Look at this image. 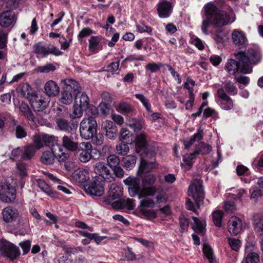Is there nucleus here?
I'll return each instance as SVG.
<instances>
[{"instance_id": "423d86ee", "label": "nucleus", "mask_w": 263, "mask_h": 263, "mask_svg": "<svg viewBox=\"0 0 263 263\" xmlns=\"http://www.w3.org/2000/svg\"><path fill=\"white\" fill-rule=\"evenodd\" d=\"M94 173L107 182H112L116 178L111 173L106 164L104 162H97L93 167Z\"/></svg>"}, {"instance_id": "9d476101", "label": "nucleus", "mask_w": 263, "mask_h": 263, "mask_svg": "<svg viewBox=\"0 0 263 263\" xmlns=\"http://www.w3.org/2000/svg\"><path fill=\"white\" fill-rule=\"evenodd\" d=\"M216 95L221 101V107L226 110L232 109L234 107V103L232 99L229 97L222 88L217 89Z\"/></svg>"}, {"instance_id": "7c9ffc66", "label": "nucleus", "mask_w": 263, "mask_h": 263, "mask_svg": "<svg viewBox=\"0 0 263 263\" xmlns=\"http://www.w3.org/2000/svg\"><path fill=\"white\" fill-rule=\"evenodd\" d=\"M62 82L65 85V89L66 90H69L70 89H71L76 92H79L81 90V87L79 83L73 79H66L62 80Z\"/></svg>"}, {"instance_id": "3c124183", "label": "nucleus", "mask_w": 263, "mask_h": 263, "mask_svg": "<svg viewBox=\"0 0 263 263\" xmlns=\"http://www.w3.org/2000/svg\"><path fill=\"white\" fill-rule=\"evenodd\" d=\"M223 215V212L222 211L216 210L213 213V220L216 227H220L221 226V219Z\"/></svg>"}, {"instance_id": "f3484780", "label": "nucleus", "mask_w": 263, "mask_h": 263, "mask_svg": "<svg viewBox=\"0 0 263 263\" xmlns=\"http://www.w3.org/2000/svg\"><path fill=\"white\" fill-rule=\"evenodd\" d=\"M111 206L115 209H121L126 208L128 210H133L135 206V201L132 199H120L112 201L111 200Z\"/></svg>"}, {"instance_id": "bf43d9fd", "label": "nucleus", "mask_w": 263, "mask_h": 263, "mask_svg": "<svg viewBox=\"0 0 263 263\" xmlns=\"http://www.w3.org/2000/svg\"><path fill=\"white\" fill-rule=\"evenodd\" d=\"M55 66L53 65L52 64L48 63L44 66L38 67L36 70L37 72L42 73H47L50 71H53L55 70Z\"/></svg>"}, {"instance_id": "1a4fd4ad", "label": "nucleus", "mask_w": 263, "mask_h": 263, "mask_svg": "<svg viewBox=\"0 0 263 263\" xmlns=\"http://www.w3.org/2000/svg\"><path fill=\"white\" fill-rule=\"evenodd\" d=\"M1 254L10 260L15 259L20 254L18 248L10 242H5L0 247Z\"/></svg>"}, {"instance_id": "bb28decb", "label": "nucleus", "mask_w": 263, "mask_h": 263, "mask_svg": "<svg viewBox=\"0 0 263 263\" xmlns=\"http://www.w3.org/2000/svg\"><path fill=\"white\" fill-rule=\"evenodd\" d=\"M3 219L7 222L13 221L17 217L18 213L16 210L10 206L5 208L2 212Z\"/></svg>"}, {"instance_id": "f704fd0d", "label": "nucleus", "mask_w": 263, "mask_h": 263, "mask_svg": "<svg viewBox=\"0 0 263 263\" xmlns=\"http://www.w3.org/2000/svg\"><path fill=\"white\" fill-rule=\"evenodd\" d=\"M37 148L32 144H29L24 147L22 157L24 159H30L35 154Z\"/></svg>"}, {"instance_id": "412c9836", "label": "nucleus", "mask_w": 263, "mask_h": 263, "mask_svg": "<svg viewBox=\"0 0 263 263\" xmlns=\"http://www.w3.org/2000/svg\"><path fill=\"white\" fill-rule=\"evenodd\" d=\"M15 21V14L11 11H6L0 14V25L3 27H8Z\"/></svg>"}, {"instance_id": "603ef678", "label": "nucleus", "mask_w": 263, "mask_h": 263, "mask_svg": "<svg viewBox=\"0 0 263 263\" xmlns=\"http://www.w3.org/2000/svg\"><path fill=\"white\" fill-rule=\"evenodd\" d=\"M225 92L233 96L237 93V89L235 84L231 81H228L224 84Z\"/></svg>"}, {"instance_id": "f8f14e48", "label": "nucleus", "mask_w": 263, "mask_h": 263, "mask_svg": "<svg viewBox=\"0 0 263 263\" xmlns=\"http://www.w3.org/2000/svg\"><path fill=\"white\" fill-rule=\"evenodd\" d=\"M56 124L59 130L67 133H71L75 131L78 127V124L76 122H69L63 118L57 119Z\"/></svg>"}, {"instance_id": "a18cd8bd", "label": "nucleus", "mask_w": 263, "mask_h": 263, "mask_svg": "<svg viewBox=\"0 0 263 263\" xmlns=\"http://www.w3.org/2000/svg\"><path fill=\"white\" fill-rule=\"evenodd\" d=\"M101 37L99 36H92L89 40V50L95 51L98 49Z\"/></svg>"}, {"instance_id": "20e7f679", "label": "nucleus", "mask_w": 263, "mask_h": 263, "mask_svg": "<svg viewBox=\"0 0 263 263\" xmlns=\"http://www.w3.org/2000/svg\"><path fill=\"white\" fill-rule=\"evenodd\" d=\"M98 124L93 117H85L80 123L79 132L81 137L86 140H89L96 135Z\"/></svg>"}, {"instance_id": "69168bd1", "label": "nucleus", "mask_w": 263, "mask_h": 263, "mask_svg": "<svg viewBox=\"0 0 263 263\" xmlns=\"http://www.w3.org/2000/svg\"><path fill=\"white\" fill-rule=\"evenodd\" d=\"M136 27H137V30H138V31L140 33L146 32L150 33H151V32L152 31V29L150 27L144 25L142 23H140L139 24H137L136 25Z\"/></svg>"}, {"instance_id": "c03bdc74", "label": "nucleus", "mask_w": 263, "mask_h": 263, "mask_svg": "<svg viewBox=\"0 0 263 263\" xmlns=\"http://www.w3.org/2000/svg\"><path fill=\"white\" fill-rule=\"evenodd\" d=\"M203 251L209 263H217L215 258L213 256V251L209 245L204 244Z\"/></svg>"}, {"instance_id": "37998d69", "label": "nucleus", "mask_w": 263, "mask_h": 263, "mask_svg": "<svg viewBox=\"0 0 263 263\" xmlns=\"http://www.w3.org/2000/svg\"><path fill=\"white\" fill-rule=\"evenodd\" d=\"M144 156H143L141 163V168L143 172L148 171L149 170L156 168L158 167V165L155 161H149L144 160Z\"/></svg>"}, {"instance_id": "e2e57ef3", "label": "nucleus", "mask_w": 263, "mask_h": 263, "mask_svg": "<svg viewBox=\"0 0 263 263\" xmlns=\"http://www.w3.org/2000/svg\"><path fill=\"white\" fill-rule=\"evenodd\" d=\"M202 138V136L199 133L195 134L191 138L189 141H185L184 143L185 148L188 149L195 141H199Z\"/></svg>"}, {"instance_id": "6ab92c4d", "label": "nucleus", "mask_w": 263, "mask_h": 263, "mask_svg": "<svg viewBox=\"0 0 263 263\" xmlns=\"http://www.w3.org/2000/svg\"><path fill=\"white\" fill-rule=\"evenodd\" d=\"M30 103L33 110L36 111H43L48 105L44 98L36 95L32 96L30 99Z\"/></svg>"}, {"instance_id": "ea45409f", "label": "nucleus", "mask_w": 263, "mask_h": 263, "mask_svg": "<svg viewBox=\"0 0 263 263\" xmlns=\"http://www.w3.org/2000/svg\"><path fill=\"white\" fill-rule=\"evenodd\" d=\"M117 110L123 114H129L133 111L134 107L127 102H122L119 104Z\"/></svg>"}, {"instance_id": "09e8293b", "label": "nucleus", "mask_w": 263, "mask_h": 263, "mask_svg": "<svg viewBox=\"0 0 263 263\" xmlns=\"http://www.w3.org/2000/svg\"><path fill=\"white\" fill-rule=\"evenodd\" d=\"M120 163L119 157L115 154L109 155L107 158V164L111 168L120 165Z\"/></svg>"}, {"instance_id": "72a5a7b5", "label": "nucleus", "mask_w": 263, "mask_h": 263, "mask_svg": "<svg viewBox=\"0 0 263 263\" xmlns=\"http://www.w3.org/2000/svg\"><path fill=\"white\" fill-rule=\"evenodd\" d=\"M204 10L206 18L209 20H211L219 11L212 3H208L204 7Z\"/></svg>"}, {"instance_id": "5fc2aeb1", "label": "nucleus", "mask_w": 263, "mask_h": 263, "mask_svg": "<svg viewBox=\"0 0 263 263\" xmlns=\"http://www.w3.org/2000/svg\"><path fill=\"white\" fill-rule=\"evenodd\" d=\"M253 165L260 173H263V154H260L254 160Z\"/></svg>"}, {"instance_id": "e433bc0d", "label": "nucleus", "mask_w": 263, "mask_h": 263, "mask_svg": "<svg viewBox=\"0 0 263 263\" xmlns=\"http://www.w3.org/2000/svg\"><path fill=\"white\" fill-rule=\"evenodd\" d=\"M54 158H55V157L54 156L52 151L51 152L45 151L43 153L41 157V161L42 163L44 164H51L53 163Z\"/></svg>"}, {"instance_id": "dca6fc26", "label": "nucleus", "mask_w": 263, "mask_h": 263, "mask_svg": "<svg viewBox=\"0 0 263 263\" xmlns=\"http://www.w3.org/2000/svg\"><path fill=\"white\" fill-rule=\"evenodd\" d=\"M228 229L231 234H238L242 229L241 220L236 216L231 217L228 222Z\"/></svg>"}, {"instance_id": "6e6552de", "label": "nucleus", "mask_w": 263, "mask_h": 263, "mask_svg": "<svg viewBox=\"0 0 263 263\" xmlns=\"http://www.w3.org/2000/svg\"><path fill=\"white\" fill-rule=\"evenodd\" d=\"M92 146L89 142H81L79 144L76 151V155L81 162L86 163L91 160L92 157Z\"/></svg>"}, {"instance_id": "a878e982", "label": "nucleus", "mask_w": 263, "mask_h": 263, "mask_svg": "<svg viewBox=\"0 0 263 263\" xmlns=\"http://www.w3.org/2000/svg\"><path fill=\"white\" fill-rule=\"evenodd\" d=\"M36 181L39 188L43 192L52 198H58L57 193L53 191L50 186L44 180L40 179H37Z\"/></svg>"}, {"instance_id": "338daca9", "label": "nucleus", "mask_w": 263, "mask_h": 263, "mask_svg": "<svg viewBox=\"0 0 263 263\" xmlns=\"http://www.w3.org/2000/svg\"><path fill=\"white\" fill-rule=\"evenodd\" d=\"M93 143L96 145H101L103 143L104 137L101 134H97L91 138Z\"/></svg>"}, {"instance_id": "c85d7f7f", "label": "nucleus", "mask_w": 263, "mask_h": 263, "mask_svg": "<svg viewBox=\"0 0 263 263\" xmlns=\"http://www.w3.org/2000/svg\"><path fill=\"white\" fill-rule=\"evenodd\" d=\"M194 221V224L192 226L193 229L199 234L203 235L205 232V221L204 220H200L196 217H192Z\"/></svg>"}, {"instance_id": "39448f33", "label": "nucleus", "mask_w": 263, "mask_h": 263, "mask_svg": "<svg viewBox=\"0 0 263 263\" xmlns=\"http://www.w3.org/2000/svg\"><path fill=\"white\" fill-rule=\"evenodd\" d=\"M202 181L200 179L194 180L190 184L187 194L192 197L196 203V207L199 209V202L204 198V193L202 186Z\"/></svg>"}, {"instance_id": "4468645a", "label": "nucleus", "mask_w": 263, "mask_h": 263, "mask_svg": "<svg viewBox=\"0 0 263 263\" xmlns=\"http://www.w3.org/2000/svg\"><path fill=\"white\" fill-rule=\"evenodd\" d=\"M34 51L36 53L46 56L49 54H54L58 55L61 54L60 51L53 46L46 47L40 43L34 46Z\"/></svg>"}, {"instance_id": "9b49d317", "label": "nucleus", "mask_w": 263, "mask_h": 263, "mask_svg": "<svg viewBox=\"0 0 263 263\" xmlns=\"http://www.w3.org/2000/svg\"><path fill=\"white\" fill-rule=\"evenodd\" d=\"M211 21L215 27H221L229 23L230 17L226 12L220 10L214 16Z\"/></svg>"}, {"instance_id": "f257e3e1", "label": "nucleus", "mask_w": 263, "mask_h": 263, "mask_svg": "<svg viewBox=\"0 0 263 263\" xmlns=\"http://www.w3.org/2000/svg\"><path fill=\"white\" fill-rule=\"evenodd\" d=\"M234 54L238 61L230 59L225 65V69L232 75H235L237 72L250 73L252 71V65L256 64L261 60L260 53L252 49H249L247 52L239 51Z\"/></svg>"}, {"instance_id": "a19ab883", "label": "nucleus", "mask_w": 263, "mask_h": 263, "mask_svg": "<svg viewBox=\"0 0 263 263\" xmlns=\"http://www.w3.org/2000/svg\"><path fill=\"white\" fill-rule=\"evenodd\" d=\"M32 140L34 145L37 148V149L45 146L44 134H37L33 136Z\"/></svg>"}, {"instance_id": "de8ad7c7", "label": "nucleus", "mask_w": 263, "mask_h": 263, "mask_svg": "<svg viewBox=\"0 0 263 263\" xmlns=\"http://www.w3.org/2000/svg\"><path fill=\"white\" fill-rule=\"evenodd\" d=\"M226 37V34L223 32L222 29H218L216 31L213 36L216 44L218 45H222Z\"/></svg>"}, {"instance_id": "4d7b16f0", "label": "nucleus", "mask_w": 263, "mask_h": 263, "mask_svg": "<svg viewBox=\"0 0 263 263\" xmlns=\"http://www.w3.org/2000/svg\"><path fill=\"white\" fill-rule=\"evenodd\" d=\"M246 263H259V257L257 253L255 252H250L246 256Z\"/></svg>"}, {"instance_id": "cd10ccee", "label": "nucleus", "mask_w": 263, "mask_h": 263, "mask_svg": "<svg viewBox=\"0 0 263 263\" xmlns=\"http://www.w3.org/2000/svg\"><path fill=\"white\" fill-rule=\"evenodd\" d=\"M156 152L155 143L152 142L147 143L146 145L138 151V153H141V155H145V157L151 158L154 156Z\"/></svg>"}, {"instance_id": "6e6d98bb", "label": "nucleus", "mask_w": 263, "mask_h": 263, "mask_svg": "<svg viewBox=\"0 0 263 263\" xmlns=\"http://www.w3.org/2000/svg\"><path fill=\"white\" fill-rule=\"evenodd\" d=\"M135 96L141 102L147 111L149 112H152L148 100L144 95L140 93H136L135 95Z\"/></svg>"}, {"instance_id": "c9c22d12", "label": "nucleus", "mask_w": 263, "mask_h": 263, "mask_svg": "<svg viewBox=\"0 0 263 263\" xmlns=\"http://www.w3.org/2000/svg\"><path fill=\"white\" fill-rule=\"evenodd\" d=\"M20 110L27 120L34 122V117L27 104L22 103Z\"/></svg>"}, {"instance_id": "8fccbe9b", "label": "nucleus", "mask_w": 263, "mask_h": 263, "mask_svg": "<svg viewBox=\"0 0 263 263\" xmlns=\"http://www.w3.org/2000/svg\"><path fill=\"white\" fill-rule=\"evenodd\" d=\"M73 100L72 96L68 90H64L61 93L60 102L64 104H69Z\"/></svg>"}, {"instance_id": "f03ea898", "label": "nucleus", "mask_w": 263, "mask_h": 263, "mask_svg": "<svg viewBox=\"0 0 263 263\" xmlns=\"http://www.w3.org/2000/svg\"><path fill=\"white\" fill-rule=\"evenodd\" d=\"M124 182L128 186V191L132 196L137 195L139 198L153 196L156 192L155 186L141 188L139 181L136 178H128Z\"/></svg>"}, {"instance_id": "13d9d810", "label": "nucleus", "mask_w": 263, "mask_h": 263, "mask_svg": "<svg viewBox=\"0 0 263 263\" xmlns=\"http://www.w3.org/2000/svg\"><path fill=\"white\" fill-rule=\"evenodd\" d=\"M17 172L21 177L27 175V168L26 164L22 162H18L16 163Z\"/></svg>"}, {"instance_id": "2eb2a0df", "label": "nucleus", "mask_w": 263, "mask_h": 263, "mask_svg": "<svg viewBox=\"0 0 263 263\" xmlns=\"http://www.w3.org/2000/svg\"><path fill=\"white\" fill-rule=\"evenodd\" d=\"M172 4L166 0H161L157 4L158 15L161 18H166L170 16L172 11Z\"/></svg>"}, {"instance_id": "a211bd4d", "label": "nucleus", "mask_w": 263, "mask_h": 263, "mask_svg": "<svg viewBox=\"0 0 263 263\" xmlns=\"http://www.w3.org/2000/svg\"><path fill=\"white\" fill-rule=\"evenodd\" d=\"M87 191L92 196H101L104 194V188L101 181L93 180L89 184Z\"/></svg>"}, {"instance_id": "0eeeda50", "label": "nucleus", "mask_w": 263, "mask_h": 263, "mask_svg": "<svg viewBox=\"0 0 263 263\" xmlns=\"http://www.w3.org/2000/svg\"><path fill=\"white\" fill-rule=\"evenodd\" d=\"M15 197V189L8 181L0 183V199L6 202H11Z\"/></svg>"}, {"instance_id": "ddd939ff", "label": "nucleus", "mask_w": 263, "mask_h": 263, "mask_svg": "<svg viewBox=\"0 0 263 263\" xmlns=\"http://www.w3.org/2000/svg\"><path fill=\"white\" fill-rule=\"evenodd\" d=\"M123 187L116 183H112L109 186L108 195L105 199L106 203H111V200L120 198L122 195Z\"/></svg>"}, {"instance_id": "7ed1b4c3", "label": "nucleus", "mask_w": 263, "mask_h": 263, "mask_svg": "<svg viewBox=\"0 0 263 263\" xmlns=\"http://www.w3.org/2000/svg\"><path fill=\"white\" fill-rule=\"evenodd\" d=\"M44 139L45 146H51V151L58 161L64 162L69 158V153L58 144V137L44 134Z\"/></svg>"}, {"instance_id": "2f4dec72", "label": "nucleus", "mask_w": 263, "mask_h": 263, "mask_svg": "<svg viewBox=\"0 0 263 263\" xmlns=\"http://www.w3.org/2000/svg\"><path fill=\"white\" fill-rule=\"evenodd\" d=\"M232 36L233 41L236 45H243L247 40L242 32L237 30L233 31Z\"/></svg>"}, {"instance_id": "052dcab7", "label": "nucleus", "mask_w": 263, "mask_h": 263, "mask_svg": "<svg viewBox=\"0 0 263 263\" xmlns=\"http://www.w3.org/2000/svg\"><path fill=\"white\" fill-rule=\"evenodd\" d=\"M155 193H157L156 199L157 202H165L167 201V196L166 193L162 190H160L156 188V192Z\"/></svg>"}, {"instance_id": "393cba45", "label": "nucleus", "mask_w": 263, "mask_h": 263, "mask_svg": "<svg viewBox=\"0 0 263 263\" xmlns=\"http://www.w3.org/2000/svg\"><path fill=\"white\" fill-rule=\"evenodd\" d=\"M74 103L85 109L89 107V99L85 92L79 91L76 93Z\"/></svg>"}, {"instance_id": "4c0bfd02", "label": "nucleus", "mask_w": 263, "mask_h": 263, "mask_svg": "<svg viewBox=\"0 0 263 263\" xmlns=\"http://www.w3.org/2000/svg\"><path fill=\"white\" fill-rule=\"evenodd\" d=\"M156 180V176L153 174H148L142 178V185L143 187L154 186Z\"/></svg>"}, {"instance_id": "79ce46f5", "label": "nucleus", "mask_w": 263, "mask_h": 263, "mask_svg": "<svg viewBox=\"0 0 263 263\" xmlns=\"http://www.w3.org/2000/svg\"><path fill=\"white\" fill-rule=\"evenodd\" d=\"M124 167L126 169L131 170L135 166L136 158L134 155H128L123 159Z\"/></svg>"}, {"instance_id": "680f3d73", "label": "nucleus", "mask_w": 263, "mask_h": 263, "mask_svg": "<svg viewBox=\"0 0 263 263\" xmlns=\"http://www.w3.org/2000/svg\"><path fill=\"white\" fill-rule=\"evenodd\" d=\"M228 243L231 249L235 251H238L241 246L240 240L235 238H228Z\"/></svg>"}, {"instance_id": "c756f323", "label": "nucleus", "mask_w": 263, "mask_h": 263, "mask_svg": "<svg viewBox=\"0 0 263 263\" xmlns=\"http://www.w3.org/2000/svg\"><path fill=\"white\" fill-rule=\"evenodd\" d=\"M17 90L21 96L24 98H29L32 93V89L28 83L20 84L17 87Z\"/></svg>"}, {"instance_id": "864d4df0", "label": "nucleus", "mask_w": 263, "mask_h": 263, "mask_svg": "<svg viewBox=\"0 0 263 263\" xmlns=\"http://www.w3.org/2000/svg\"><path fill=\"white\" fill-rule=\"evenodd\" d=\"M116 149L117 153L122 156L126 155L129 151L128 145L123 142L117 145Z\"/></svg>"}, {"instance_id": "4be33fe9", "label": "nucleus", "mask_w": 263, "mask_h": 263, "mask_svg": "<svg viewBox=\"0 0 263 263\" xmlns=\"http://www.w3.org/2000/svg\"><path fill=\"white\" fill-rule=\"evenodd\" d=\"M105 136L110 139H115L118 133L117 126L111 121L106 120L103 124Z\"/></svg>"}, {"instance_id": "0e129e2a", "label": "nucleus", "mask_w": 263, "mask_h": 263, "mask_svg": "<svg viewBox=\"0 0 263 263\" xmlns=\"http://www.w3.org/2000/svg\"><path fill=\"white\" fill-rule=\"evenodd\" d=\"M163 64L161 63H156L154 62L148 63L146 66V70H149L151 72H155L159 70Z\"/></svg>"}, {"instance_id": "b1692460", "label": "nucleus", "mask_w": 263, "mask_h": 263, "mask_svg": "<svg viewBox=\"0 0 263 263\" xmlns=\"http://www.w3.org/2000/svg\"><path fill=\"white\" fill-rule=\"evenodd\" d=\"M72 178L80 183H84L89 179V172L87 170L78 168L72 173Z\"/></svg>"}, {"instance_id": "58836bf2", "label": "nucleus", "mask_w": 263, "mask_h": 263, "mask_svg": "<svg viewBox=\"0 0 263 263\" xmlns=\"http://www.w3.org/2000/svg\"><path fill=\"white\" fill-rule=\"evenodd\" d=\"M84 108L74 103L73 108L69 114V117L72 119L81 118L83 114Z\"/></svg>"}, {"instance_id": "5701e85b", "label": "nucleus", "mask_w": 263, "mask_h": 263, "mask_svg": "<svg viewBox=\"0 0 263 263\" xmlns=\"http://www.w3.org/2000/svg\"><path fill=\"white\" fill-rule=\"evenodd\" d=\"M62 144L60 145L62 146L64 149L66 150L69 154L70 152L69 151L74 152L78 148V146L79 145H78V143L74 142L72 138L65 135L62 137Z\"/></svg>"}, {"instance_id": "49530a36", "label": "nucleus", "mask_w": 263, "mask_h": 263, "mask_svg": "<svg viewBox=\"0 0 263 263\" xmlns=\"http://www.w3.org/2000/svg\"><path fill=\"white\" fill-rule=\"evenodd\" d=\"M135 141L137 145V151H139L138 148L140 150L148 143L146 142V135L144 133H141L137 135Z\"/></svg>"}, {"instance_id": "774afa93", "label": "nucleus", "mask_w": 263, "mask_h": 263, "mask_svg": "<svg viewBox=\"0 0 263 263\" xmlns=\"http://www.w3.org/2000/svg\"><path fill=\"white\" fill-rule=\"evenodd\" d=\"M16 137L17 138L22 139L27 136V133L25 129L20 125H17L15 129Z\"/></svg>"}, {"instance_id": "aec40b11", "label": "nucleus", "mask_w": 263, "mask_h": 263, "mask_svg": "<svg viewBox=\"0 0 263 263\" xmlns=\"http://www.w3.org/2000/svg\"><path fill=\"white\" fill-rule=\"evenodd\" d=\"M45 94L49 97L57 96L60 92V87L53 80H49L44 85Z\"/></svg>"}, {"instance_id": "473e14b6", "label": "nucleus", "mask_w": 263, "mask_h": 263, "mask_svg": "<svg viewBox=\"0 0 263 263\" xmlns=\"http://www.w3.org/2000/svg\"><path fill=\"white\" fill-rule=\"evenodd\" d=\"M253 224L255 231L263 235V217L259 215L254 216Z\"/></svg>"}]
</instances>
